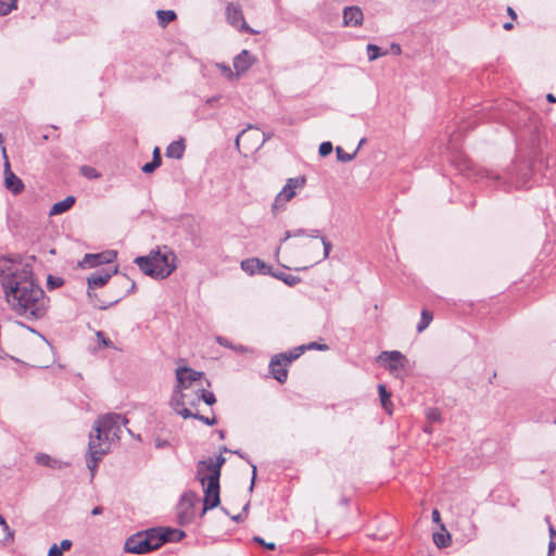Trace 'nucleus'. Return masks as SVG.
<instances>
[{
    "label": "nucleus",
    "mask_w": 556,
    "mask_h": 556,
    "mask_svg": "<svg viewBox=\"0 0 556 556\" xmlns=\"http://www.w3.org/2000/svg\"><path fill=\"white\" fill-rule=\"evenodd\" d=\"M0 285L10 308L26 319L42 318L49 299L35 281L29 264L10 257H0Z\"/></svg>",
    "instance_id": "1"
},
{
    "label": "nucleus",
    "mask_w": 556,
    "mask_h": 556,
    "mask_svg": "<svg viewBox=\"0 0 556 556\" xmlns=\"http://www.w3.org/2000/svg\"><path fill=\"white\" fill-rule=\"evenodd\" d=\"M128 419L116 413L101 415L93 422V431L89 435L88 452L86 454L87 467L94 477L99 462L111 448L112 442L118 440L122 426H126Z\"/></svg>",
    "instance_id": "2"
},
{
    "label": "nucleus",
    "mask_w": 556,
    "mask_h": 556,
    "mask_svg": "<svg viewBox=\"0 0 556 556\" xmlns=\"http://www.w3.org/2000/svg\"><path fill=\"white\" fill-rule=\"evenodd\" d=\"M176 255L167 247L151 251L147 256H138L135 263L140 270L153 278L164 279L176 269Z\"/></svg>",
    "instance_id": "3"
},
{
    "label": "nucleus",
    "mask_w": 556,
    "mask_h": 556,
    "mask_svg": "<svg viewBox=\"0 0 556 556\" xmlns=\"http://www.w3.org/2000/svg\"><path fill=\"white\" fill-rule=\"evenodd\" d=\"M197 480L201 483L204 492L203 509L204 515L208 509L217 507L220 503L219 497V476L217 470L207 460H201L197 464Z\"/></svg>",
    "instance_id": "4"
},
{
    "label": "nucleus",
    "mask_w": 556,
    "mask_h": 556,
    "mask_svg": "<svg viewBox=\"0 0 556 556\" xmlns=\"http://www.w3.org/2000/svg\"><path fill=\"white\" fill-rule=\"evenodd\" d=\"M116 271H117L116 267L112 271H109V270L94 271L87 278V283H88V288H89L88 296H89V300H90L91 304L93 305V307L99 308V309H108L109 307L118 303L128 292H130L135 289V282L129 281L127 278H124L123 279L124 283L129 285L130 289L125 292L117 293L114 296V299H112L110 301H103V300L99 299V296L96 292L90 291V289H92V288H99V287L104 286L110 280L112 275L115 274Z\"/></svg>",
    "instance_id": "5"
},
{
    "label": "nucleus",
    "mask_w": 556,
    "mask_h": 556,
    "mask_svg": "<svg viewBox=\"0 0 556 556\" xmlns=\"http://www.w3.org/2000/svg\"><path fill=\"white\" fill-rule=\"evenodd\" d=\"M161 539H157V530L151 529L147 532H138L129 536L124 549L131 554H147L160 547Z\"/></svg>",
    "instance_id": "6"
},
{
    "label": "nucleus",
    "mask_w": 556,
    "mask_h": 556,
    "mask_svg": "<svg viewBox=\"0 0 556 556\" xmlns=\"http://www.w3.org/2000/svg\"><path fill=\"white\" fill-rule=\"evenodd\" d=\"M306 185L305 176H298L288 178L286 185L281 191L275 197V200L270 206V211L274 215L286 208L288 202H290Z\"/></svg>",
    "instance_id": "7"
},
{
    "label": "nucleus",
    "mask_w": 556,
    "mask_h": 556,
    "mask_svg": "<svg viewBox=\"0 0 556 556\" xmlns=\"http://www.w3.org/2000/svg\"><path fill=\"white\" fill-rule=\"evenodd\" d=\"M176 374V386L173 391V395H176V402L182 401L185 391H188L195 382H198L204 375L202 371H197L190 367L184 366L178 367Z\"/></svg>",
    "instance_id": "8"
},
{
    "label": "nucleus",
    "mask_w": 556,
    "mask_h": 556,
    "mask_svg": "<svg viewBox=\"0 0 556 556\" xmlns=\"http://www.w3.org/2000/svg\"><path fill=\"white\" fill-rule=\"evenodd\" d=\"M304 349H305V346H298L293 352H290L289 354H287V353L277 354L270 359L269 368L271 370L274 378L277 381L282 383L287 380L288 371L286 368L282 367V365L286 366L289 363H291L293 359H296L298 357H300L302 355V353L304 352Z\"/></svg>",
    "instance_id": "9"
},
{
    "label": "nucleus",
    "mask_w": 556,
    "mask_h": 556,
    "mask_svg": "<svg viewBox=\"0 0 556 556\" xmlns=\"http://www.w3.org/2000/svg\"><path fill=\"white\" fill-rule=\"evenodd\" d=\"M243 140L245 152L244 154L252 153L262 148L266 139L264 135L260 134L257 129L253 131H248V129H243L236 138V148L240 151V141Z\"/></svg>",
    "instance_id": "10"
},
{
    "label": "nucleus",
    "mask_w": 556,
    "mask_h": 556,
    "mask_svg": "<svg viewBox=\"0 0 556 556\" xmlns=\"http://www.w3.org/2000/svg\"><path fill=\"white\" fill-rule=\"evenodd\" d=\"M2 155L4 159V187L15 195L20 194L23 192L25 185L22 179L11 170L10 162L4 147H2Z\"/></svg>",
    "instance_id": "11"
},
{
    "label": "nucleus",
    "mask_w": 556,
    "mask_h": 556,
    "mask_svg": "<svg viewBox=\"0 0 556 556\" xmlns=\"http://www.w3.org/2000/svg\"><path fill=\"white\" fill-rule=\"evenodd\" d=\"M378 362L393 372L404 368L407 359L399 351H384L378 356Z\"/></svg>",
    "instance_id": "12"
},
{
    "label": "nucleus",
    "mask_w": 556,
    "mask_h": 556,
    "mask_svg": "<svg viewBox=\"0 0 556 556\" xmlns=\"http://www.w3.org/2000/svg\"><path fill=\"white\" fill-rule=\"evenodd\" d=\"M195 495L193 493L185 494L178 506V518L181 525L190 522L193 518V502Z\"/></svg>",
    "instance_id": "13"
},
{
    "label": "nucleus",
    "mask_w": 556,
    "mask_h": 556,
    "mask_svg": "<svg viewBox=\"0 0 556 556\" xmlns=\"http://www.w3.org/2000/svg\"><path fill=\"white\" fill-rule=\"evenodd\" d=\"M115 257V251H106L98 254H86L81 262V266L88 268L96 267L105 263H111Z\"/></svg>",
    "instance_id": "14"
},
{
    "label": "nucleus",
    "mask_w": 556,
    "mask_h": 556,
    "mask_svg": "<svg viewBox=\"0 0 556 556\" xmlns=\"http://www.w3.org/2000/svg\"><path fill=\"white\" fill-rule=\"evenodd\" d=\"M226 17L228 23L237 29L248 30L249 27L244 21L242 11L233 3H229L226 8Z\"/></svg>",
    "instance_id": "15"
},
{
    "label": "nucleus",
    "mask_w": 556,
    "mask_h": 556,
    "mask_svg": "<svg viewBox=\"0 0 556 556\" xmlns=\"http://www.w3.org/2000/svg\"><path fill=\"white\" fill-rule=\"evenodd\" d=\"M456 529L462 533L463 542H471L477 538L478 527L473 520L469 518L459 519L456 523Z\"/></svg>",
    "instance_id": "16"
},
{
    "label": "nucleus",
    "mask_w": 556,
    "mask_h": 556,
    "mask_svg": "<svg viewBox=\"0 0 556 556\" xmlns=\"http://www.w3.org/2000/svg\"><path fill=\"white\" fill-rule=\"evenodd\" d=\"M364 14L361 8L353 5L343 10V24L345 26L355 27L363 23Z\"/></svg>",
    "instance_id": "17"
},
{
    "label": "nucleus",
    "mask_w": 556,
    "mask_h": 556,
    "mask_svg": "<svg viewBox=\"0 0 556 556\" xmlns=\"http://www.w3.org/2000/svg\"><path fill=\"white\" fill-rule=\"evenodd\" d=\"M254 59L248 50H242L233 59V68L238 77L245 73L253 64Z\"/></svg>",
    "instance_id": "18"
},
{
    "label": "nucleus",
    "mask_w": 556,
    "mask_h": 556,
    "mask_svg": "<svg viewBox=\"0 0 556 556\" xmlns=\"http://www.w3.org/2000/svg\"><path fill=\"white\" fill-rule=\"evenodd\" d=\"M176 400H177L176 395H172L170 405L174 408V410L178 415H180L182 418H185V419L194 418V416L198 415V413H192L188 408V406L194 407L195 401H186V397H184L182 401L179 400V403H177Z\"/></svg>",
    "instance_id": "19"
},
{
    "label": "nucleus",
    "mask_w": 556,
    "mask_h": 556,
    "mask_svg": "<svg viewBox=\"0 0 556 556\" xmlns=\"http://www.w3.org/2000/svg\"><path fill=\"white\" fill-rule=\"evenodd\" d=\"M185 535H186L185 532L179 529L166 528V529L157 530V539H161L160 547L165 542H179L185 538Z\"/></svg>",
    "instance_id": "20"
},
{
    "label": "nucleus",
    "mask_w": 556,
    "mask_h": 556,
    "mask_svg": "<svg viewBox=\"0 0 556 556\" xmlns=\"http://www.w3.org/2000/svg\"><path fill=\"white\" fill-rule=\"evenodd\" d=\"M36 463L40 466L49 467L52 469H62L70 465L68 463L53 458L45 453H39L36 455Z\"/></svg>",
    "instance_id": "21"
},
{
    "label": "nucleus",
    "mask_w": 556,
    "mask_h": 556,
    "mask_svg": "<svg viewBox=\"0 0 556 556\" xmlns=\"http://www.w3.org/2000/svg\"><path fill=\"white\" fill-rule=\"evenodd\" d=\"M241 269L249 275H253L257 271L265 273L264 269L266 267L265 263L260 261L258 258H248L241 262Z\"/></svg>",
    "instance_id": "22"
},
{
    "label": "nucleus",
    "mask_w": 556,
    "mask_h": 556,
    "mask_svg": "<svg viewBox=\"0 0 556 556\" xmlns=\"http://www.w3.org/2000/svg\"><path fill=\"white\" fill-rule=\"evenodd\" d=\"M440 529L441 532L433 533V543L438 548H444L451 545L452 538L443 523H440Z\"/></svg>",
    "instance_id": "23"
},
{
    "label": "nucleus",
    "mask_w": 556,
    "mask_h": 556,
    "mask_svg": "<svg viewBox=\"0 0 556 556\" xmlns=\"http://www.w3.org/2000/svg\"><path fill=\"white\" fill-rule=\"evenodd\" d=\"M75 203V198L72 195L66 197L64 200L56 202L52 205L49 214L60 215L68 211Z\"/></svg>",
    "instance_id": "24"
},
{
    "label": "nucleus",
    "mask_w": 556,
    "mask_h": 556,
    "mask_svg": "<svg viewBox=\"0 0 556 556\" xmlns=\"http://www.w3.org/2000/svg\"><path fill=\"white\" fill-rule=\"evenodd\" d=\"M185 152V144L182 140L173 141L166 148V156L172 159H181Z\"/></svg>",
    "instance_id": "25"
},
{
    "label": "nucleus",
    "mask_w": 556,
    "mask_h": 556,
    "mask_svg": "<svg viewBox=\"0 0 556 556\" xmlns=\"http://www.w3.org/2000/svg\"><path fill=\"white\" fill-rule=\"evenodd\" d=\"M156 17L161 27L176 20L177 15L173 10H159L156 11Z\"/></svg>",
    "instance_id": "26"
},
{
    "label": "nucleus",
    "mask_w": 556,
    "mask_h": 556,
    "mask_svg": "<svg viewBox=\"0 0 556 556\" xmlns=\"http://www.w3.org/2000/svg\"><path fill=\"white\" fill-rule=\"evenodd\" d=\"M72 546V541L70 540H63L60 545L53 544L49 548V556H61L63 551L70 549Z\"/></svg>",
    "instance_id": "27"
},
{
    "label": "nucleus",
    "mask_w": 556,
    "mask_h": 556,
    "mask_svg": "<svg viewBox=\"0 0 556 556\" xmlns=\"http://www.w3.org/2000/svg\"><path fill=\"white\" fill-rule=\"evenodd\" d=\"M378 392H379L380 402H381L382 407L390 414L391 413V409H390L391 394H390V392H388L387 388L383 384L378 386Z\"/></svg>",
    "instance_id": "28"
},
{
    "label": "nucleus",
    "mask_w": 556,
    "mask_h": 556,
    "mask_svg": "<svg viewBox=\"0 0 556 556\" xmlns=\"http://www.w3.org/2000/svg\"><path fill=\"white\" fill-rule=\"evenodd\" d=\"M432 313L427 311V309H422L421 312V316H420V320L417 325V331L418 332H422L426 328H428V326L430 325V323L432 321Z\"/></svg>",
    "instance_id": "29"
},
{
    "label": "nucleus",
    "mask_w": 556,
    "mask_h": 556,
    "mask_svg": "<svg viewBox=\"0 0 556 556\" xmlns=\"http://www.w3.org/2000/svg\"><path fill=\"white\" fill-rule=\"evenodd\" d=\"M17 8V0H0V16L8 15Z\"/></svg>",
    "instance_id": "30"
},
{
    "label": "nucleus",
    "mask_w": 556,
    "mask_h": 556,
    "mask_svg": "<svg viewBox=\"0 0 556 556\" xmlns=\"http://www.w3.org/2000/svg\"><path fill=\"white\" fill-rule=\"evenodd\" d=\"M320 241H321L324 251H323V255L321 256H316L315 257V260H314L315 264L320 263L321 261H325L326 258H328L329 254H330V251L332 249V244L325 237H320Z\"/></svg>",
    "instance_id": "31"
},
{
    "label": "nucleus",
    "mask_w": 556,
    "mask_h": 556,
    "mask_svg": "<svg viewBox=\"0 0 556 556\" xmlns=\"http://www.w3.org/2000/svg\"><path fill=\"white\" fill-rule=\"evenodd\" d=\"M200 401L203 400L205 404L213 405L216 403V397L213 392L205 391L202 387L197 389Z\"/></svg>",
    "instance_id": "32"
},
{
    "label": "nucleus",
    "mask_w": 556,
    "mask_h": 556,
    "mask_svg": "<svg viewBox=\"0 0 556 556\" xmlns=\"http://www.w3.org/2000/svg\"><path fill=\"white\" fill-rule=\"evenodd\" d=\"M216 67L220 71V73L229 80H233L238 78L236 75V71L233 72L229 65L225 63H216Z\"/></svg>",
    "instance_id": "33"
},
{
    "label": "nucleus",
    "mask_w": 556,
    "mask_h": 556,
    "mask_svg": "<svg viewBox=\"0 0 556 556\" xmlns=\"http://www.w3.org/2000/svg\"><path fill=\"white\" fill-rule=\"evenodd\" d=\"M274 276L280 280H282L288 286H295L300 282V278L293 275H288L285 273L274 274Z\"/></svg>",
    "instance_id": "34"
},
{
    "label": "nucleus",
    "mask_w": 556,
    "mask_h": 556,
    "mask_svg": "<svg viewBox=\"0 0 556 556\" xmlns=\"http://www.w3.org/2000/svg\"><path fill=\"white\" fill-rule=\"evenodd\" d=\"M80 174L88 179H97L100 177V173L91 166L84 165L79 169Z\"/></svg>",
    "instance_id": "35"
},
{
    "label": "nucleus",
    "mask_w": 556,
    "mask_h": 556,
    "mask_svg": "<svg viewBox=\"0 0 556 556\" xmlns=\"http://www.w3.org/2000/svg\"><path fill=\"white\" fill-rule=\"evenodd\" d=\"M336 153H337V159L340 162H350L355 157L357 150L353 153H346L342 148L337 147Z\"/></svg>",
    "instance_id": "36"
},
{
    "label": "nucleus",
    "mask_w": 556,
    "mask_h": 556,
    "mask_svg": "<svg viewBox=\"0 0 556 556\" xmlns=\"http://www.w3.org/2000/svg\"><path fill=\"white\" fill-rule=\"evenodd\" d=\"M367 52H368V60L369 61H375L377 60L380 55H383L384 53L381 52V49L376 46V45H372V43H369L367 46Z\"/></svg>",
    "instance_id": "37"
},
{
    "label": "nucleus",
    "mask_w": 556,
    "mask_h": 556,
    "mask_svg": "<svg viewBox=\"0 0 556 556\" xmlns=\"http://www.w3.org/2000/svg\"><path fill=\"white\" fill-rule=\"evenodd\" d=\"M63 283H64V280L60 277H54L52 275H49L47 278V286L49 289L59 288V287L63 286Z\"/></svg>",
    "instance_id": "38"
},
{
    "label": "nucleus",
    "mask_w": 556,
    "mask_h": 556,
    "mask_svg": "<svg viewBox=\"0 0 556 556\" xmlns=\"http://www.w3.org/2000/svg\"><path fill=\"white\" fill-rule=\"evenodd\" d=\"M426 417L428 420L437 422L441 419V413L438 408H429L427 409Z\"/></svg>",
    "instance_id": "39"
},
{
    "label": "nucleus",
    "mask_w": 556,
    "mask_h": 556,
    "mask_svg": "<svg viewBox=\"0 0 556 556\" xmlns=\"http://www.w3.org/2000/svg\"><path fill=\"white\" fill-rule=\"evenodd\" d=\"M207 462L213 466L214 470H217L218 476L220 477V469L226 459L219 455L215 462L212 458L207 459Z\"/></svg>",
    "instance_id": "40"
},
{
    "label": "nucleus",
    "mask_w": 556,
    "mask_h": 556,
    "mask_svg": "<svg viewBox=\"0 0 556 556\" xmlns=\"http://www.w3.org/2000/svg\"><path fill=\"white\" fill-rule=\"evenodd\" d=\"M332 143L330 141H325L319 146V154L321 156H327L332 152Z\"/></svg>",
    "instance_id": "41"
},
{
    "label": "nucleus",
    "mask_w": 556,
    "mask_h": 556,
    "mask_svg": "<svg viewBox=\"0 0 556 556\" xmlns=\"http://www.w3.org/2000/svg\"><path fill=\"white\" fill-rule=\"evenodd\" d=\"M194 419L201 420L202 422H204L207 426H213V425H215L217 422L215 417L210 418V417H205V416L200 415V414L195 415Z\"/></svg>",
    "instance_id": "42"
},
{
    "label": "nucleus",
    "mask_w": 556,
    "mask_h": 556,
    "mask_svg": "<svg viewBox=\"0 0 556 556\" xmlns=\"http://www.w3.org/2000/svg\"><path fill=\"white\" fill-rule=\"evenodd\" d=\"M160 165L156 164V162H149L142 166V172L146 174H150L154 172Z\"/></svg>",
    "instance_id": "43"
},
{
    "label": "nucleus",
    "mask_w": 556,
    "mask_h": 556,
    "mask_svg": "<svg viewBox=\"0 0 556 556\" xmlns=\"http://www.w3.org/2000/svg\"><path fill=\"white\" fill-rule=\"evenodd\" d=\"M0 526L2 527L3 531L7 532L8 536L10 539H13V532L11 531L10 527L8 526L2 515H0Z\"/></svg>",
    "instance_id": "44"
},
{
    "label": "nucleus",
    "mask_w": 556,
    "mask_h": 556,
    "mask_svg": "<svg viewBox=\"0 0 556 556\" xmlns=\"http://www.w3.org/2000/svg\"><path fill=\"white\" fill-rule=\"evenodd\" d=\"M97 337L100 341V343L103 345V346H111L112 345V341L106 339L104 333L102 331H98L97 332Z\"/></svg>",
    "instance_id": "45"
},
{
    "label": "nucleus",
    "mask_w": 556,
    "mask_h": 556,
    "mask_svg": "<svg viewBox=\"0 0 556 556\" xmlns=\"http://www.w3.org/2000/svg\"><path fill=\"white\" fill-rule=\"evenodd\" d=\"M216 342L222 345V346H225V348H228V349H235V345L231 344L228 339H226L225 337H217L216 338Z\"/></svg>",
    "instance_id": "46"
},
{
    "label": "nucleus",
    "mask_w": 556,
    "mask_h": 556,
    "mask_svg": "<svg viewBox=\"0 0 556 556\" xmlns=\"http://www.w3.org/2000/svg\"><path fill=\"white\" fill-rule=\"evenodd\" d=\"M304 346H305L304 351L305 350H312V349H317V350H320V351L328 350V346L326 344H318L316 342H312V343H309L307 345H304Z\"/></svg>",
    "instance_id": "47"
},
{
    "label": "nucleus",
    "mask_w": 556,
    "mask_h": 556,
    "mask_svg": "<svg viewBox=\"0 0 556 556\" xmlns=\"http://www.w3.org/2000/svg\"><path fill=\"white\" fill-rule=\"evenodd\" d=\"M253 540H254L256 543H258V544H261V545L265 546L267 549H275V547H276L275 543H271V542H270V543H266V542H265L262 538H260V536H255Z\"/></svg>",
    "instance_id": "48"
},
{
    "label": "nucleus",
    "mask_w": 556,
    "mask_h": 556,
    "mask_svg": "<svg viewBox=\"0 0 556 556\" xmlns=\"http://www.w3.org/2000/svg\"><path fill=\"white\" fill-rule=\"evenodd\" d=\"M185 395H186V401H195V406L199 404L200 396L197 391L194 392V394H189L188 391H185Z\"/></svg>",
    "instance_id": "49"
},
{
    "label": "nucleus",
    "mask_w": 556,
    "mask_h": 556,
    "mask_svg": "<svg viewBox=\"0 0 556 556\" xmlns=\"http://www.w3.org/2000/svg\"><path fill=\"white\" fill-rule=\"evenodd\" d=\"M152 162H156L157 165H161L162 159H161L160 149L157 147L154 148V150H153Z\"/></svg>",
    "instance_id": "50"
},
{
    "label": "nucleus",
    "mask_w": 556,
    "mask_h": 556,
    "mask_svg": "<svg viewBox=\"0 0 556 556\" xmlns=\"http://www.w3.org/2000/svg\"><path fill=\"white\" fill-rule=\"evenodd\" d=\"M168 445H169V443H168L167 440L160 439V438L155 440V447L156 448H164V447H166Z\"/></svg>",
    "instance_id": "51"
},
{
    "label": "nucleus",
    "mask_w": 556,
    "mask_h": 556,
    "mask_svg": "<svg viewBox=\"0 0 556 556\" xmlns=\"http://www.w3.org/2000/svg\"><path fill=\"white\" fill-rule=\"evenodd\" d=\"M431 517H432L433 522L439 523V525L441 523V517H440V513L438 509L432 510Z\"/></svg>",
    "instance_id": "52"
},
{
    "label": "nucleus",
    "mask_w": 556,
    "mask_h": 556,
    "mask_svg": "<svg viewBox=\"0 0 556 556\" xmlns=\"http://www.w3.org/2000/svg\"><path fill=\"white\" fill-rule=\"evenodd\" d=\"M251 467H252V480H251L250 490H253L255 478H256V465L251 464Z\"/></svg>",
    "instance_id": "53"
},
{
    "label": "nucleus",
    "mask_w": 556,
    "mask_h": 556,
    "mask_svg": "<svg viewBox=\"0 0 556 556\" xmlns=\"http://www.w3.org/2000/svg\"><path fill=\"white\" fill-rule=\"evenodd\" d=\"M219 99H220V96H214V97H211V98L206 99V104H208V105H213V104H214V103H216Z\"/></svg>",
    "instance_id": "54"
},
{
    "label": "nucleus",
    "mask_w": 556,
    "mask_h": 556,
    "mask_svg": "<svg viewBox=\"0 0 556 556\" xmlns=\"http://www.w3.org/2000/svg\"><path fill=\"white\" fill-rule=\"evenodd\" d=\"M546 522H549V518L548 517L546 518ZM548 532H549L551 536H555L556 538V531H555L554 527L551 523H548Z\"/></svg>",
    "instance_id": "55"
},
{
    "label": "nucleus",
    "mask_w": 556,
    "mask_h": 556,
    "mask_svg": "<svg viewBox=\"0 0 556 556\" xmlns=\"http://www.w3.org/2000/svg\"><path fill=\"white\" fill-rule=\"evenodd\" d=\"M306 233V231L304 229H296V230H293V237H301V236H304Z\"/></svg>",
    "instance_id": "56"
},
{
    "label": "nucleus",
    "mask_w": 556,
    "mask_h": 556,
    "mask_svg": "<svg viewBox=\"0 0 556 556\" xmlns=\"http://www.w3.org/2000/svg\"><path fill=\"white\" fill-rule=\"evenodd\" d=\"M292 233H293V231H291V230H287V231L285 232V236H283V238L281 239V241H282V242H285V241H287L288 239L292 238V237H293V235H292Z\"/></svg>",
    "instance_id": "57"
},
{
    "label": "nucleus",
    "mask_w": 556,
    "mask_h": 556,
    "mask_svg": "<svg viewBox=\"0 0 556 556\" xmlns=\"http://www.w3.org/2000/svg\"><path fill=\"white\" fill-rule=\"evenodd\" d=\"M102 511H103V509H102V507H101V506H96V507L91 510V514H92L93 516H96V515H100V514H102Z\"/></svg>",
    "instance_id": "58"
},
{
    "label": "nucleus",
    "mask_w": 556,
    "mask_h": 556,
    "mask_svg": "<svg viewBox=\"0 0 556 556\" xmlns=\"http://www.w3.org/2000/svg\"><path fill=\"white\" fill-rule=\"evenodd\" d=\"M308 237H311V238H319V230L318 229L311 230L309 233H308Z\"/></svg>",
    "instance_id": "59"
},
{
    "label": "nucleus",
    "mask_w": 556,
    "mask_h": 556,
    "mask_svg": "<svg viewBox=\"0 0 556 556\" xmlns=\"http://www.w3.org/2000/svg\"><path fill=\"white\" fill-rule=\"evenodd\" d=\"M546 99H547V101H548V102H551V103L556 102V98H555V96H554V94H552V93H548V94L546 96Z\"/></svg>",
    "instance_id": "60"
},
{
    "label": "nucleus",
    "mask_w": 556,
    "mask_h": 556,
    "mask_svg": "<svg viewBox=\"0 0 556 556\" xmlns=\"http://www.w3.org/2000/svg\"><path fill=\"white\" fill-rule=\"evenodd\" d=\"M233 350L237 352H241V353L247 351V349L243 345H238V346L235 345Z\"/></svg>",
    "instance_id": "61"
},
{
    "label": "nucleus",
    "mask_w": 556,
    "mask_h": 556,
    "mask_svg": "<svg viewBox=\"0 0 556 556\" xmlns=\"http://www.w3.org/2000/svg\"><path fill=\"white\" fill-rule=\"evenodd\" d=\"M233 454L238 455L242 459H247V456L240 451H232Z\"/></svg>",
    "instance_id": "62"
},
{
    "label": "nucleus",
    "mask_w": 556,
    "mask_h": 556,
    "mask_svg": "<svg viewBox=\"0 0 556 556\" xmlns=\"http://www.w3.org/2000/svg\"><path fill=\"white\" fill-rule=\"evenodd\" d=\"M507 12L513 18H516V13L511 8H508Z\"/></svg>",
    "instance_id": "63"
},
{
    "label": "nucleus",
    "mask_w": 556,
    "mask_h": 556,
    "mask_svg": "<svg viewBox=\"0 0 556 556\" xmlns=\"http://www.w3.org/2000/svg\"><path fill=\"white\" fill-rule=\"evenodd\" d=\"M505 29L509 30L513 28V24L511 23H505L504 26H503Z\"/></svg>",
    "instance_id": "64"
}]
</instances>
